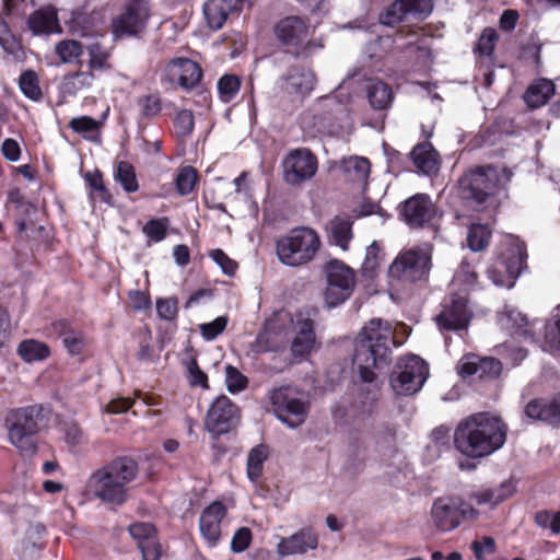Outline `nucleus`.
Segmentation results:
<instances>
[{
	"label": "nucleus",
	"instance_id": "nucleus-38",
	"mask_svg": "<svg viewBox=\"0 0 560 560\" xmlns=\"http://www.w3.org/2000/svg\"><path fill=\"white\" fill-rule=\"evenodd\" d=\"M199 183L198 171L190 165L182 166L174 178L176 191L179 196L191 194Z\"/></svg>",
	"mask_w": 560,
	"mask_h": 560
},
{
	"label": "nucleus",
	"instance_id": "nucleus-25",
	"mask_svg": "<svg viewBox=\"0 0 560 560\" xmlns=\"http://www.w3.org/2000/svg\"><path fill=\"white\" fill-rule=\"evenodd\" d=\"M524 413L530 420H539L552 425L560 424V393L551 399L529 400L524 408Z\"/></svg>",
	"mask_w": 560,
	"mask_h": 560
},
{
	"label": "nucleus",
	"instance_id": "nucleus-48",
	"mask_svg": "<svg viewBox=\"0 0 560 560\" xmlns=\"http://www.w3.org/2000/svg\"><path fill=\"white\" fill-rule=\"evenodd\" d=\"M170 226V219L161 217L149 220L142 228L143 234L154 243L162 242L166 235Z\"/></svg>",
	"mask_w": 560,
	"mask_h": 560
},
{
	"label": "nucleus",
	"instance_id": "nucleus-21",
	"mask_svg": "<svg viewBox=\"0 0 560 560\" xmlns=\"http://www.w3.org/2000/svg\"><path fill=\"white\" fill-rule=\"evenodd\" d=\"M228 515L223 502L215 500L206 506L199 516V530L209 548H214L221 540V524Z\"/></svg>",
	"mask_w": 560,
	"mask_h": 560
},
{
	"label": "nucleus",
	"instance_id": "nucleus-50",
	"mask_svg": "<svg viewBox=\"0 0 560 560\" xmlns=\"http://www.w3.org/2000/svg\"><path fill=\"white\" fill-rule=\"evenodd\" d=\"M225 384L230 393L243 392L248 386V378L235 366L229 364L225 368Z\"/></svg>",
	"mask_w": 560,
	"mask_h": 560
},
{
	"label": "nucleus",
	"instance_id": "nucleus-64",
	"mask_svg": "<svg viewBox=\"0 0 560 560\" xmlns=\"http://www.w3.org/2000/svg\"><path fill=\"white\" fill-rule=\"evenodd\" d=\"M90 67L93 70L112 67L108 52L103 50L98 45L90 47Z\"/></svg>",
	"mask_w": 560,
	"mask_h": 560
},
{
	"label": "nucleus",
	"instance_id": "nucleus-32",
	"mask_svg": "<svg viewBox=\"0 0 560 560\" xmlns=\"http://www.w3.org/2000/svg\"><path fill=\"white\" fill-rule=\"evenodd\" d=\"M233 3L234 0H208L206 2L203 13L210 28L219 30L223 26Z\"/></svg>",
	"mask_w": 560,
	"mask_h": 560
},
{
	"label": "nucleus",
	"instance_id": "nucleus-49",
	"mask_svg": "<svg viewBox=\"0 0 560 560\" xmlns=\"http://www.w3.org/2000/svg\"><path fill=\"white\" fill-rule=\"evenodd\" d=\"M56 54L62 63H73L82 54V46L79 42L67 39L56 46Z\"/></svg>",
	"mask_w": 560,
	"mask_h": 560
},
{
	"label": "nucleus",
	"instance_id": "nucleus-8",
	"mask_svg": "<svg viewBox=\"0 0 560 560\" xmlns=\"http://www.w3.org/2000/svg\"><path fill=\"white\" fill-rule=\"evenodd\" d=\"M499 185L500 177L495 167L476 166L458 179V194L464 200L482 205L498 192Z\"/></svg>",
	"mask_w": 560,
	"mask_h": 560
},
{
	"label": "nucleus",
	"instance_id": "nucleus-52",
	"mask_svg": "<svg viewBox=\"0 0 560 560\" xmlns=\"http://www.w3.org/2000/svg\"><path fill=\"white\" fill-rule=\"evenodd\" d=\"M130 536L137 541V545L144 544L158 536L155 526L151 523L136 522L128 527Z\"/></svg>",
	"mask_w": 560,
	"mask_h": 560
},
{
	"label": "nucleus",
	"instance_id": "nucleus-37",
	"mask_svg": "<svg viewBox=\"0 0 560 560\" xmlns=\"http://www.w3.org/2000/svg\"><path fill=\"white\" fill-rule=\"evenodd\" d=\"M114 178L120 184L124 191L132 194L139 190V182L135 166L128 161H119L116 164Z\"/></svg>",
	"mask_w": 560,
	"mask_h": 560
},
{
	"label": "nucleus",
	"instance_id": "nucleus-54",
	"mask_svg": "<svg viewBox=\"0 0 560 560\" xmlns=\"http://www.w3.org/2000/svg\"><path fill=\"white\" fill-rule=\"evenodd\" d=\"M541 42L536 35H532L528 39V43L523 46L521 58L524 60H528V67H540V49Z\"/></svg>",
	"mask_w": 560,
	"mask_h": 560
},
{
	"label": "nucleus",
	"instance_id": "nucleus-18",
	"mask_svg": "<svg viewBox=\"0 0 560 560\" xmlns=\"http://www.w3.org/2000/svg\"><path fill=\"white\" fill-rule=\"evenodd\" d=\"M317 313L315 307H306L296 313V335L291 343L294 357H305L313 351L316 343L314 317Z\"/></svg>",
	"mask_w": 560,
	"mask_h": 560
},
{
	"label": "nucleus",
	"instance_id": "nucleus-12",
	"mask_svg": "<svg viewBox=\"0 0 560 560\" xmlns=\"http://www.w3.org/2000/svg\"><path fill=\"white\" fill-rule=\"evenodd\" d=\"M397 214L411 230L433 228L438 207L428 194H415L397 206Z\"/></svg>",
	"mask_w": 560,
	"mask_h": 560
},
{
	"label": "nucleus",
	"instance_id": "nucleus-30",
	"mask_svg": "<svg viewBox=\"0 0 560 560\" xmlns=\"http://www.w3.org/2000/svg\"><path fill=\"white\" fill-rule=\"evenodd\" d=\"M365 90L369 103L374 109H386L394 100L392 88L378 79H369Z\"/></svg>",
	"mask_w": 560,
	"mask_h": 560
},
{
	"label": "nucleus",
	"instance_id": "nucleus-33",
	"mask_svg": "<svg viewBox=\"0 0 560 560\" xmlns=\"http://www.w3.org/2000/svg\"><path fill=\"white\" fill-rule=\"evenodd\" d=\"M341 170L347 180L358 184H365L370 172L371 163L363 156H350L341 162Z\"/></svg>",
	"mask_w": 560,
	"mask_h": 560
},
{
	"label": "nucleus",
	"instance_id": "nucleus-40",
	"mask_svg": "<svg viewBox=\"0 0 560 560\" xmlns=\"http://www.w3.org/2000/svg\"><path fill=\"white\" fill-rule=\"evenodd\" d=\"M84 179L91 190V194L94 195L101 202L107 203L109 206L113 205V195L109 189L104 184L103 173L100 170H95L94 172H88L84 176Z\"/></svg>",
	"mask_w": 560,
	"mask_h": 560
},
{
	"label": "nucleus",
	"instance_id": "nucleus-63",
	"mask_svg": "<svg viewBox=\"0 0 560 560\" xmlns=\"http://www.w3.org/2000/svg\"><path fill=\"white\" fill-rule=\"evenodd\" d=\"M209 257L218 264L228 276H233L237 270V262L230 258L221 248L211 249Z\"/></svg>",
	"mask_w": 560,
	"mask_h": 560
},
{
	"label": "nucleus",
	"instance_id": "nucleus-61",
	"mask_svg": "<svg viewBox=\"0 0 560 560\" xmlns=\"http://www.w3.org/2000/svg\"><path fill=\"white\" fill-rule=\"evenodd\" d=\"M252 540V530L248 527H240L232 537L231 550L234 553H241L250 546Z\"/></svg>",
	"mask_w": 560,
	"mask_h": 560
},
{
	"label": "nucleus",
	"instance_id": "nucleus-4",
	"mask_svg": "<svg viewBox=\"0 0 560 560\" xmlns=\"http://www.w3.org/2000/svg\"><path fill=\"white\" fill-rule=\"evenodd\" d=\"M44 421V408L42 405H31L11 409L5 417L9 440L21 456L33 457L37 451L36 435L40 431Z\"/></svg>",
	"mask_w": 560,
	"mask_h": 560
},
{
	"label": "nucleus",
	"instance_id": "nucleus-45",
	"mask_svg": "<svg viewBox=\"0 0 560 560\" xmlns=\"http://www.w3.org/2000/svg\"><path fill=\"white\" fill-rule=\"evenodd\" d=\"M19 86L24 96L31 101L39 102L43 98L37 72H21Z\"/></svg>",
	"mask_w": 560,
	"mask_h": 560
},
{
	"label": "nucleus",
	"instance_id": "nucleus-3",
	"mask_svg": "<svg viewBox=\"0 0 560 560\" xmlns=\"http://www.w3.org/2000/svg\"><path fill=\"white\" fill-rule=\"evenodd\" d=\"M508 427L495 416L479 412L462 420L454 432L455 448L470 458L486 457L503 446Z\"/></svg>",
	"mask_w": 560,
	"mask_h": 560
},
{
	"label": "nucleus",
	"instance_id": "nucleus-41",
	"mask_svg": "<svg viewBox=\"0 0 560 560\" xmlns=\"http://www.w3.org/2000/svg\"><path fill=\"white\" fill-rule=\"evenodd\" d=\"M331 238L335 245L347 250L352 238V222L349 219L335 218L331 221Z\"/></svg>",
	"mask_w": 560,
	"mask_h": 560
},
{
	"label": "nucleus",
	"instance_id": "nucleus-55",
	"mask_svg": "<svg viewBox=\"0 0 560 560\" xmlns=\"http://www.w3.org/2000/svg\"><path fill=\"white\" fill-rule=\"evenodd\" d=\"M545 330V340L549 348L553 351H560V316L552 322L541 324V330Z\"/></svg>",
	"mask_w": 560,
	"mask_h": 560
},
{
	"label": "nucleus",
	"instance_id": "nucleus-1",
	"mask_svg": "<svg viewBox=\"0 0 560 560\" xmlns=\"http://www.w3.org/2000/svg\"><path fill=\"white\" fill-rule=\"evenodd\" d=\"M393 346L394 332L388 322L373 318L361 329L352 362L363 383H373L377 372L390 364Z\"/></svg>",
	"mask_w": 560,
	"mask_h": 560
},
{
	"label": "nucleus",
	"instance_id": "nucleus-5",
	"mask_svg": "<svg viewBox=\"0 0 560 560\" xmlns=\"http://www.w3.org/2000/svg\"><path fill=\"white\" fill-rule=\"evenodd\" d=\"M320 245V237L314 229L295 226L276 241V254L283 265L301 267L315 259Z\"/></svg>",
	"mask_w": 560,
	"mask_h": 560
},
{
	"label": "nucleus",
	"instance_id": "nucleus-58",
	"mask_svg": "<svg viewBox=\"0 0 560 560\" xmlns=\"http://www.w3.org/2000/svg\"><path fill=\"white\" fill-rule=\"evenodd\" d=\"M67 352L71 355H80L84 352L86 341L83 331L73 330L72 334L62 340Z\"/></svg>",
	"mask_w": 560,
	"mask_h": 560
},
{
	"label": "nucleus",
	"instance_id": "nucleus-7",
	"mask_svg": "<svg viewBox=\"0 0 560 560\" xmlns=\"http://www.w3.org/2000/svg\"><path fill=\"white\" fill-rule=\"evenodd\" d=\"M270 404L276 417L291 429L302 425L311 410L310 400L290 385L275 388L270 394Z\"/></svg>",
	"mask_w": 560,
	"mask_h": 560
},
{
	"label": "nucleus",
	"instance_id": "nucleus-60",
	"mask_svg": "<svg viewBox=\"0 0 560 560\" xmlns=\"http://www.w3.org/2000/svg\"><path fill=\"white\" fill-rule=\"evenodd\" d=\"M75 330L72 322L67 318H60L51 322L45 329L47 337L62 338V340Z\"/></svg>",
	"mask_w": 560,
	"mask_h": 560
},
{
	"label": "nucleus",
	"instance_id": "nucleus-56",
	"mask_svg": "<svg viewBox=\"0 0 560 560\" xmlns=\"http://www.w3.org/2000/svg\"><path fill=\"white\" fill-rule=\"evenodd\" d=\"M0 45L3 49L15 58L24 56L19 42L10 34L5 23L0 19Z\"/></svg>",
	"mask_w": 560,
	"mask_h": 560
},
{
	"label": "nucleus",
	"instance_id": "nucleus-26",
	"mask_svg": "<svg viewBox=\"0 0 560 560\" xmlns=\"http://www.w3.org/2000/svg\"><path fill=\"white\" fill-rule=\"evenodd\" d=\"M26 25L27 30L35 36L60 34L62 32L57 10L51 5L33 11L27 18Z\"/></svg>",
	"mask_w": 560,
	"mask_h": 560
},
{
	"label": "nucleus",
	"instance_id": "nucleus-17",
	"mask_svg": "<svg viewBox=\"0 0 560 560\" xmlns=\"http://www.w3.org/2000/svg\"><path fill=\"white\" fill-rule=\"evenodd\" d=\"M150 18L147 0H127L120 14L112 23L116 36H131L142 32Z\"/></svg>",
	"mask_w": 560,
	"mask_h": 560
},
{
	"label": "nucleus",
	"instance_id": "nucleus-11",
	"mask_svg": "<svg viewBox=\"0 0 560 560\" xmlns=\"http://www.w3.org/2000/svg\"><path fill=\"white\" fill-rule=\"evenodd\" d=\"M428 375L427 363L418 355L401 357L390 375V386L398 395H412L420 390Z\"/></svg>",
	"mask_w": 560,
	"mask_h": 560
},
{
	"label": "nucleus",
	"instance_id": "nucleus-16",
	"mask_svg": "<svg viewBox=\"0 0 560 560\" xmlns=\"http://www.w3.org/2000/svg\"><path fill=\"white\" fill-rule=\"evenodd\" d=\"M317 167V158L310 149H293L282 161L283 180L289 185L299 186L313 178Z\"/></svg>",
	"mask_w": 560,
	"mask_h": 560
},
{
	"label": "nucleus",
	"instance_id": "nucleus-20",
	"mask_svg": "<svg viewBox=\"0 0 560 560\" xmlns=\"http://www.w3.org/2000/svg\"><path fill=\"white\" fill-rule=\"evenodd\" d=\"M471 319L466 299L455 295L443 305L442 311L435 317L440 330L458 331L467 329Z\"/></svg>",
	"mask_w": 560,
	"mask_h": 560
},
{
	"label": "nucleus",
	"instance_id": "nucleus-15",
	"mask_svg": "<svg viewBox=\"0 0 560 560\" xmlns=\"http://www.w3.org/2000/svg\"><path fill=\"white\" fill-rule=\"evenodd\" d=\"M275 33L283 45L300 48L295 52L296 56L307 57L315 49L323 47V44L316 40H308L303 45L310 34V27L304 20L298 16H289L281 20L276 25Z\"/></svg>",
	"mask_w": 560,
	"mask_h": 560
},
{
	"label": "nucleus",
	"instance_id": "nucleus-42",
	"mask_svg": "<svg viewBox=\"0 0 560 560\" xmlns=\"http://www.w3.org/2000/svg\"><path fill=\"white\" fill-rule=\"evenodd\" d=\"M242 80L234 73L226 72L223 74L217 84L219 98L223 103L232 102L240 92Z\"/></svg>",
	"mask_w": 560,
	"mask_h": 560
},
{
	"label": "nucleus",
	"instance_id": "nucleus-13",
	"mask_svg": "<svg viewBox=\"0 0 560 560\" xmlns=\"http://www.w3.org/2000/svg\"><path fill=\"white\" fill-rule=\"evenodd\" d=\"M434 525L442 532L458 527L463 520H476L478 510L458 498H438L432 505Z\"/></svg>",
	"mask_w": 560,
	"mask_h": 560
},
{
	"label": "nucleus",
	"instance_id": "nucleus-19",
	"mask_svg": "<svg viewBox=\"0 0 560 560\" xmlns=\"http://www.w3.org/2000/svg\"><path fill=\"white\" fill-rule=\"evenodd\" d=\"M502 363L493 357H479L475 353L465 354L458 364V373L463 378L476 376L481 381H492L500 376Z\"/></svg>",
	"mask_w": 560,
	"mask_h": 560
},
{
	"label": "nucleus",
	"instance_id": "nucleus-23",
	"mask_svg": "<svg viewBox=\"0 0 560 560\" xmlns=\"http://www.w3.org/2000/svg\"><path fill=\"white\" fill-rule=\"evenodd\" d=\"M318 546V537L310 527L301 528L289 537L281 538L277 551L281 557L304 555Z\"/></svg>",
	"mask_w": 560,
	"mask_h": 560
},
{
	"label": "nucleus",
	"instance_id": "nucleus-53",
	"mask_svg": "<svg viewBox=\"0 0 560 560\" xmlns=\"http://www.w3.org/2000/svg\"><path fill=\"white\" fill-rule=\"evenodd\" d=\"M174 128L177 137L186 138L190 136L195 128V118L191 110L183 109L176 113L174 118Z\"/></svg>",
	"mask_w": 560,
	"mask_h": 560
},
{
	"label": "nucleus",
	"instance_id": "nucleus-59",
	"mask_svg": "<svg viewBox=\"0 0 560 560\" xmlns=\"http://www.w3.org/2000/svg\"><path fill=\"white\" fill-rule=\"evenodd\" d=\"M228 325V317L219 316L210 323L201 324L199 329L206 340H213L221 335Z\"/></svg>",
	"mask_w": 560,
	"mask_h": 560
},
{
	"label": "nucleus",
	"instance_id": "nucleus-35",
	"mask_svg": "<svg viewBox=\"0 0 560 560\" xmlns=\"http://www.w3.org/2000/svg\"><path fill=\"white\" fill-rule=\"evenodd\" d=\"M508 317L515 326L518 335L533 340L539 339L542 320H529L526 315L516 311L509 312Z\"/></svg>",
	"mask_w": 560,
	"mask_h": 560
},
{
	"label": "nucleus",
	"instance_id": "nucleus-28",
	"mask_svg": "<svg viewBox=\"0 0 560 560\" xmlns=\"http://www.w3.org/2000/svg\"><path fill=\"white\" fill-rule=\"evenodd\" d=\"M315 82V72H288L282 78L281 88L289 94L304 97L312 92Z\"/></svg>",
	"mask_w": 560,
	"mask_h": 560
},
{
	"label": "nucleus",
	"instance_id": "nucleus-34",
	"mask_svg": "<svg viewBox=\"0 0 560 560\" xmlns=\"http://www.w3.org/2000/svg\"><path fill=\"white\" fill-rule=\"evenodd\" d=\"M16 352L27 363L46 360L51 354L49 346L36 339L22 340Z\"/></svg>",
	"mask_w": 560,
	"mask_h": 560
},
{
	"label": "nucleus",
	"instance_id": "nucleus-36",
	"mask_svg": "<svg viewBox=\"0 0 560 560\" xmlns=\"http://www.w3.org/2000/svg\"><path fill=\"white\" fill-rule=\"evenodd\" d=\"M269 448L266 444L253 447L247 456L246 472L250 481L256 482L262 475L264 464L268 459Z\"/></svg>",
	"mask_w": 560,
	"mask_h": 560
},
{
	"label": "nucleus",
	"instance_id": "nucleus-29",
	"mask_svg": "<svg viewBox=\"0 0 560 560\" xmlns=\"http://www.w3.org/2000/svg\"><path fill=\"white\" fill-rule=\"evenodd\" d=\"M555 94V84L548 79L535 80L524 93V102L530 108L544 106Z\"/></svg>",
	"mask_w": 560,
	"mask_h": 560
},
{
	"label": "nucleus",
	"instance_id": "nucleus-24",
	"mask_svg": "<svg viewBox=\"0 0 560 560\" xmlns=\"http://www.w3.org/2000/svg\"><path fill=\"white\" fill-rule=\"evenodd\" d=\"M431 10V0H396L381 14L380 20L382 24L393 26L408 13L428 14Z\"/></svg>",
	"mask_w": 560,
	"mask_h": 560
},
{
	"label": "nucleus",
	"instance_id": "nucleus-44",
	"mask_svg": "<svg viewBox=\"0 0 560 560\" xmlns=\"http://www.w3.org/2000/svg\"><path fill=\"white\" fill-rule=\"evenodd\" d=\"M188 361L186 362L188 372V382L191 386H200L202 388H209L208 375L199 368L197 357L192 346L186 348Z\"/></svg>",
	"mask_w": 560,
	"mask_h": 560
},
{
	"label": "nucleus",
	"instance_id": "nucleus-9",
	"mask_svg": "<svg viewBox=\"0 0 560 560\" xmlns=\"http://www.w3.org/2000/svg\"><path fill=\"white\" fill-rule=\"evenodd\" d=\"M432 267V248L413 247L399 254L389 266V276L402 282L425 281Z\"/></svg>",
	"mask_w": 560,
	"mask_h": 560
},
{
	"label": "nucleus",
	"instance_id": "nucleus-43",
	"mask_svg": "<svg viewBox=\"0 0 560 560\" xmlns=\"http://www.w3.org/2000/svg\"><path fill=\"white\" fill-rule=\"evenodd\" d=\"M92 79L93 72H68L62 79L60 92L63 95H75L85 85H90Z\"/></svg>",
	"mask_w": 560,
	"mask_h": 560
},
{
	"label": "nucleus",
	"instance_id": "nucleus-14",
	"mask_svg": "<svg viewBox=\"0 0 560 560\" xmlns=\"http://www.w3.org/2000/svg\"><path fill=\"white\" fill-rule=\"evenodd\" d=\"M241 422V409L228 396L217 397L207 411L205 427L210 434L228 435Z\"/></svg>",
	"mask_w": 560,
	"mask_h": 560
},
{
	"label": "nucleus",
	"instance_id": "nucleus-6",
	"mask_svg": "<svg viewBox=\"0 0 560 560\" xmlns=\"http://www.w3.org/2000/svg\"><path fill=\"white\" fill-rule=\"evenodd\" d=\"M526 246L516 237L502 242L487 269L488 278L499 287L511 288L526 262Z\"/></svg>",
	"mask_w": 560,
	"mask_h": 560
},
{
	"label": "nucleus",
	"instance_id": "nucleus-57",
	"mask_svg": "<svg viewBox=\"0 0 560 560\" xmlns=\"http://www.w3.org/2000/svg\"><path fill=\"white\" fill-rule=\"evenodd\" d=\"M156 312L160 318L172 322L178 315V300L176 298L158 299Z\"/></svg>",
	"mask_w": 560,
	"mask_h": 560
},
{
	"label": "nucleus",
	"instance_id": "nucleus-51",
	"mask_svg": "<svg viewBox=\"0 0 560 560\" xmlns=\"http://www.w3.org/2000/svg\"><path fill=\"white\" fill-rule=\"evenodd\" d=\"M168 67L173 70H202L201 58L196 51H188L187 55H178L172 58Z\"/></svg>",
	"mask_w": 560,
	"mask_h": 560
},
{
	"label": "nucleus",
	"instance_id": "nucleus-39",
	"mask_svg": "<svg viewBox=\"0 0 560 560\" xmlns=\"http://www.w3.org/2000/svg\"><path fill=\"white\" fill-rule=\"evenodd\" d=\"M492 231L488 224L475 223L468 230L467 244L472 252H481L489 246Z\"/></svg>",
	"mask_w": 560,
	"mask_h": 560
},
{
	"label": "nucleus",
	"instance_id": "nucleus-31",
	"mask_svg": "<svg viewBox=\"0 0 560 560\" xmlns=\"http://www.w3.org/2000/svg\"><path fill=\"white\" fill-rule=\"evenodd\" d=\"M69 128L73 132L81 135L85 140L100 144L102 141L101 129L103 127L102 120H96L91 116L73 117L69 124Z\"/></svg>",
	"mask_w": 560,
	"mask_h": 560
},
{
	"label": "nucleus",
	"instance_id": "nucleus-62",
	"mask_svg": "<svg viewBox=\"0 0 560 560\" xmlns=\"http://www.w3.org/2000/svg\"><path fill=\"white\" fill-rule=\"evenodd\" d=\"M499 39L497 31L492 27H487L482 31L478 43L477 49L481 55L489 56L493 51L495 44Z\"/></svg>",
	"mask_w": 560,
	"mask_h": 560
},
{
	"label": "nucleus",
	"instance_id": "nucleus-10",
	"mask_svg": "<svg viewBox=\"0 0 560 560\" xmlns=\"http://www.w3.org/2000/svg\"><path fill=\"white\" fill-rule=\"evenodd\" d=\"M326 289L324 291L325 304L336 307L345 303L353 293L357 279L352 268L345 262L332 259L325 267Z\"/></svg>",
	"mask_w": 560,
	"mask_h": 560
},
{
	"label": "nucleus",
	"instance_id": "nucleus-22",
	"mask_svg": "<svg viewBox=\"0 0 560 560\" xmlns=\"http://www.w3.org/2000/svg\"><path fill=\"white\" fill-rule=\"evenodd\" d=\"M517 481L513 478L505 479L497 487H482L469 494V500L478 505L495 508L512 498L517 491Z\"/></svg>",
	"mask_w": 560,
	"mask_h": 560
},
{
	"label": "nucleus",
	"instance_id": "nucleus-47",
	"mask_svg": "<svg viewBox=\"0 0 560 560\" xmlns=\"http://www.w3.org/2000/svg\"><path fill=\"white\" fill-rule=\"evenodd\" d=\"M137 104L140 108L141 117L145 119L159 116L163 108L162 97L158 92L140 96Z\"/></svg>",
	"mask_w": 560,
	"mask_h": 560
},
{
	"label": "nucleus",
	"instance_id": "nucleus-27",
	"mask_svg": "<svg viewBox=\"0 0 560 560\" xmlns=\"http://www.w3.org/2000/svg\"><path fill=\"white\" fill-rule=\"evenodd\" d=\"M410 158L417 170L425 175H431L439 168V154L429 141L418 143L410 152Z\"/></svg>",
	"mask_w": 560,
	"mask_h": 560
},
{
	"label": "nucleus",
	"instance_id": "nucleus-46",
	"mask_svg": "<svg viewBox=\"0 0 560 560\" xmlns=\"http://www.w3.org/2000/svg\"><path fill=\"white\" fill-rule=\"evenodd\" d=\"M384 255L380 244L374 241L366 248L365 258L362 264V273L365 277L373 278L383 261Z\"/></svg>",
	"mask_w": 560,
	"mask_h": 560
},
{
	"label": "nucleus",
	"instance_id": "nucleus-2",
	"mask_svg": "<svg viewBox=\"0 0 560 560\" xmlns=\"http://www.w3.org/2000/svg\"><path fill=\"white\" fill-rule=\"evenodd\" d=\"M139 474V465L130 456H117L96 468L88 478L85 488L95 500L116 510L129 499L130 485Z\"/></svg>",
	"mask_w": 560,
	"mask_h": 560
}]
</instances>
